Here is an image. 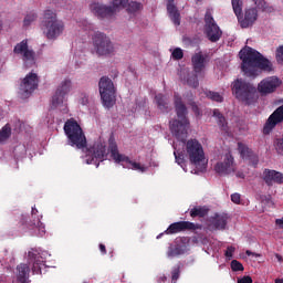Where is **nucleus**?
Masks as SVG:
<instances>
[{"mask_svg":"<svg viewBox=\"0 0 283 283\" xmlns=\"http://www.w3.org/2000/svg\"><path fill=\"white\" fill-rule=\"evenodd\" d=\"M172 147L175 149V160L184 171L187 172V158L189 163L196 168L195 171L191 170V174H202L207 171L208 160L205 156V148L198 139H189L186 143V155L185 151L178 149V145H176V143L172 144Z\"/></svg>","mask_w":283,"mask_h":283,"instance_id":"f257e3e1","label":"nucleus"},{"mask_svg":"<svg viewBox=\"0 0 283 283\" xmlns=\"http://www.w3.org/2000/svg\"><path fill=\"white\" fill-rule=\"evenodd\" d=\"M239 59L242 61L241 70L245 76H259L260 70L263 72H273V63L251 46L243 48L239 52Z\"/></svg>","mask_w":283,"mask_h":283,"instance_id":"f03ea898","label":"nucleus"},{"mask_svg":"<svg viewBox=\"0 0 283 283\" xmlns=\"http://www.w3.org/2000/svg\"><path fill=\"white\" fill-rule=\"evenodd\" d=\"M175 109L178 119L170 122V132L177 138V140L185 145V138H187V132L189 129V119H187V106L182 103L180 94L174 95Z\"/></svg>","mask_w":283,"mask_h":283,"instance_id":"7ed1b4c3","label":"nucleus"},{"mask_svg":"<svg viewBox=\"0 0 283 283\" xmlns=\"http://www.w3.org/2000/svg\"><path fill=\"white\" fill-rule=\"evenodd\" d=\"M231 90L234 98L244 103V105H253V103H258V88L253 84L242 78H237L232 82Z\"/></svg>","mask_w":283,"mask_h":283,"instance_id":"20e7f679","label":"nucleus"},{"mask_svg":"<svg viewBox=\"0 0 283 283\" xmlns=\"http://www.w3.org/2000/svg\"><path fill=\"white\" fill-rule=\"evenodd\" d=\"M41 30L49 41H56V39L65 31V23L56 19V12L46 10L44 11Z\"/></svg>","mask_w":283,"mask_h":283,"instance_id":"39448f33","label":"nucleus"},{"mask_svg":"<svg viewBox=\"0 0 283 283\" xmlns=\"http://www.w3.org/2000/svg\"><path fill=\"white\" fill-rule=\"evenodd\" d=\"M64 133L71 147H75V149H85L87 147V138L83 133V128H81V125L74 118L65 122Z\"/></svg>","mask_w":283,"mask_h":283,"instance_id":"423d86ee","label":"nucleus"},{"mask_svg":"<svg viewBox=\"0 0 283 283\" xmlns=\"http://www.w3.org/2000/svg\"><path fill=\"white\" fill-rule=\"evenodd\" d=\"M108 151L111 153V158H113L114 163L122 165L124 169H133V171H139L140 174H145V171H147V167L133 161L127 156L118 153V146L116 143H109Z\"/></svg>","mask_w":283,"mask_h":283,"instance_id":"0eeeda50","label":"nucleus"},{"mask_svg":"<svg viewBox=\"0 0 283 283\" xmlns=\"http://www.w3.org/2000/svg\"><path fill=\"white\" fill-rule=\"evenodd\" d=\"M99 94L104 107L107 109L116 105V87H114V82L107 76H103L98 83Z\"/></svg>","mask_w":283,"mask_h":283,"instance_id":"6e6552de","label":"nucleus"},{"mask_svg":"<svg viewBox=\"0 0 283 283\" xmlns=\"http://www.w3.org/2000/svg\"><path fill=\"white\" fill-rule=\"evenodd\" d=\"M50 258V252L41 250V248H31L28 252V261L32 266V272L34 275H41L43 269H45V261Z\"/></svg>","mask_w":283,"mask_h":283,"instance_id":"1a4fd4ad","label":"nucleus"},{"mask_svg":"<svg viewBox=\"0 0 283 283\" xmlns=\"http://www.w3.org/2000/svg\"><path fill=\"white\" fill-rule=\"evenodd\" d=\"M203 32L211 43H218L222 38V30L213 19V10L211 8L206 10Z\"/></svg>","mask_w":283,"mask_h":283,"instance_id":"9d476101","label":"nucleus"},{"mask_svg":"<svg viewBox=\"0 0 283 283\" xmlns=\"http://www.w3.org/2000/svg\"><path fill=\"white\" fill-rule=\"evenodd\" d=\"M43 220V214H39V210L34 207L31 209V220L29 223L22 226L24 233H30V235H38V238H43L45 235V223L41 222Z\"/></svg>","mask_w":283,"mask_h":283,"instance_id":"9b49d317","label":"nucleus"},{"mask_svg":"<svg viewBox=\"0 0 283 283\" xmlns=\"http://www.w3.org/2000/svg\"><path fill=\"white\" fill-rule=\"evenodd\" d=\"M103 160H107V146L105 144L97 143L86 149V156L84 157L86 165H95L98 168Z\"/></svg>","mask_w":283,"mask_h":283,"instance_id":"f8f14e48","label":"nucleus"},{"mask_svg":"<svg viewBox=\"0 0 283 283\" xmlns=\"http://www.w3.org/2000/svg\"><path fill=\"white\" fill-rule=\"evenodd\" d=\"M70 90H72V80L64 78L52 97V109L60 107L64 114H67V104H64L63 101L70 94Z\"/></svg>","mask_w":283,"mask_h":283,"instance_id":"ddd939ff","label":"nucleus"},{"mask_svg":"<svg viewBox=\"0 0 283 283\" xmlns=\"http://www.w3.org/2000/svg\"><path fill=\"white\" fill-rule=\"evenodd\" d=\"M92 39L93 48L98 56H107L114 52V44L105 33L96 31Z\"/></svg>","mask_w":283,"mask_h":283,"instance_id":"4468645a","label":"nucleus"},{"mask_svg":"<svg viewBox=\"0 0 283 283\" xmlns=\"http://www.w3.org/2000/svg\"><path fill=\"white\" fill-rule=\"evenodd\" d=\"M279 87H282V80L275 75H272L263 78L258 84L256 92H259L261 96H269L270 94H275Z\"/></svg>","mask_w":283,"mask_h":283,"instance_id":"2eb2a0df","label":"nucleus"},{"mask_svg":"<svg viewBox=\"0 0 283 283\" xmlns=\"http://www.w3.org/2000/svg\"><path fill=\"white\" fill-rule=\"evenodd\" d=\"M39 87V75L36 73H29L20 84L19 96L22 99L30 98L34 90Z\"/></svg>","mask_w":283,"mask_h":283,"instance_id":"dca6fc26","label":"nucleus"},{"mask_svg":"<svg viewBox=\"0 0 283 283\" xmlns=\"http://www.w3.org/2000/svg\"><path fill=\"white\" fill-rule=\"evenodd\" d=\"M13 54L22 59L27 67L34 65V51L28 45V40H22L18 43L13 49Z\"/></svg>","mask_w":283,"mask_h":283,"instance_id":"f3484780","label":"nucleus"},{"mask_svg":"<svg viewBox=\"0 0 283 283\" xmlns=\"http://www.w3.org/2000/svg\"><path fill=\"white\" fill-rule=\"evenodd\" d=\"M216 174L219 176H230L235 174V159L231 153H227L221 157V160L214 166Z\"/></svg>","mask_w":283,"mask_h":283,"instance_id":"a211bd4d","label":"nucleus"},{"mask_svg":"<svg viewBox=\"0 0 283 283\" xmlns=\"http://www.w3.org/2000/svg\"><path fill=\"white\" fill-rule=\"evenodd\" d=\"M90 10L97 19H112L114 17V9L111 6L103 4L101 2H92Z\"/></svg>","mask_w":283,"mask_h":283,"instance_id":"6ab92c4d","label":"nucleus"},{"mask_svg":"<svg viewBox=\"0 0 283 283\" xmlns=\"http://www.w3.org/2000/svg\"><path fill=\"white\" fill-rule=\"evenodd\" d=\"M255 21H258V9L256 8H249L245 9L244 15H240L238 19V22L241 28H252L255 24Z\"/></svg>","mask_w":283,"mask_h":283,"instance_id":"aec40b11","label":"nucleus"},{"mask_svg":"<svg viewBox=\"0 0 283 283\" xmlns=\"http://www.w3.org/2000/svg\"><path fill=\"white\" fill-rule=\"evenodd\" d=\"M262 178L268 187H273V185H283V174L276 170L264 169Z\"/></svg>","mask_w":283,"mask_h":283,"instance_id":"412c9836","label":"nucleus"},{"mask_svg":"<svg viewBox=\"0 0 283 283\" xmlns=\"http://www.w3.org/2000/svg\"><path fill=\"white\" fill-rule=\"evenodd\" d=\"M187 229H196V224L189 221L175 222L168 227L165 233L171 235L174 233H180V231H187Z\"/></svg>","mask_w":283,"mask_h":283,"instance_id":"4be33fe9","label":"nucleus"},{"mask_svg":"<svg viewBox=\"0 0 283 283\" xmlns=\"http://www.w3.org/2000/svg\"><path fill=\"white\" fill-rule=\"evenodd\" d=\"M212 116L217 118V124L219 125V128L221 129L223 136H231V130L229 129V124L227 123V118H224V115L220 113V109L214 108L212 111Z\"/></svg>","mask_w":283,"mask_h":283,"instance_id":"5701e85b","label":"nucleus"},{"mask_svg":"<svg viewBox=\"0 0 283 283\" xmlns=\"http://www.w3.org/2000/svg\"><path fill=\"white\" fill-rule=\"evenodd\" d=\"M179 77L184 83L189 85V87H198V85H200L198 82V75L190 74L189 69H181L179 71Z\"/></svg>","mask_w":283,"mask_h":283,"instance_id":"b1692460","label":"nucleus"},{"mask_svg":"<svg viewBox=\"0 0 283 283\" xmlns=\"http://www.w3.org/2000/svg\"><path fill=\"white\" fill-rule=\"evenodd\" d=\"M238 149H239V154H240L241 158H243V160H253L254 167H255V165H258V156L253 154V150H251V148H249V146L239 142Z\"/></svg>","mask_w":283,"mask_h":283,"instance_id":"393cba45","label":"nucleus"},{"mask_svg":"<svg viewBox=\"0 0 283 283\" xmlns=\"http://www.w3.org/2000/svg\"><path fill=\"white\" fill-rule=\"evenodd\" d=\"M17 282L18 283H30V266L22 263L17 266Z\"/></svg>","mask_w":283,"mask_h":283,"instance_id":"a878e982","label":"nucleus"},{"mask_svg":"<svg viewBox=\"0 0 283 283\" xmlns=\"http://www.w3.org/2000/svg\"><path fill=\"white\" fill-rule=\"evenodd\" d=\"M167 1V12L169 19L172 21L175 25H180V12H178V8L174 1L176 0H166Z\"/></svg>","mask_w":283,"mask_h":283,"instance_id":"bb28decb","label":"nucleus"},{"mask_svg":"<svg viewBox=\"0 0 283 283\" xmlns=\"http://www.w3.org/2000/svg\"><path fill=\"white\" fill-rule=\"evenodd\" d=\"M191 61L196 74H200V72L205 70V65L207 63V55L202 54V52L196 53L192 56Z\"/></svg>","mask_w":283,"mask_h":283,"instance_id":"cd10ccee","label":"nucleus"},{"mask_svg":"<svg viewBox=\"0 0 283 283\" xmlns=\"http://www.w3.org/2000/svg\"><path fill=\"white\" fill-rule=\"evenodd\" d=\"M227 214H216L211 219V223L213 224L214 229H227Z\"/></svg>","mask_w":283,"mask_h":283,"instance_id":"c85d7f7f","label":"nucleus"},{"mask_svg":"<svg viewBox=\"0 0 283 283\" xmlns=\"http://www.w3.org/2000/svg\"><path fill=\"white\" fill-rule=\"evenodd\" d=\"M177 249H179V253L181 255H185V253H189L190 251V244H189V239L184 238V239H177L176 241Z\"/></svg>","mask_w":283,"mask_h":283,"instance_id":"c756f323","label":"nucleus"},{"mask_svg":"<svg viewBox=\"0 0 283 283\" xmlns=\"http://www.w3.org/2000/svg\"><path fill=\"white\" fill-rule=\"evenodd\" d=\"M185 98H187L188 105H190V107H191L192 112L196 114V116H198V117L202 116V112L198 107V104H196V102H193V93L186 94Z\"/></svg>","mask_w":283,"mask_h":283,"instance_id":"7c9ffc66","label":"nucleus"},{"mask_svg":"<svg viewBox=\"0 0 283 283\" xmlns=\"http://www.w3.org/2000/svg\"><path fill=\"white\" fill-rule=\"evenodd\" d=\"M143 10V4L140 2L132 1L126 6V12L128 14H138V12Z\"/></svg>","mask_w":283,"mask_h":283,"instance_id":"2f4dec72","label":"nucleus"},{"mask_svg":"<svg viewBox=\"0 0 283 283\" xmlns=\"http://www.w3.org/2000/svg\"><path fill=\"white\" fill-rule=\"evenodd\" d=\"M155 103L157 104V107L160 109V112H167L168 104H167V97L163 94H157L155 96Z\"/></svg>","mask_w":283,"mask_h":283,"instance_id":"473e14b6","label":"nucleus"},{"mask_svg":"<svg viewBox=\"0 0 283 283\" xmlns=\"http://www.w3.org/2000/svg\"><path fill=\"white\" fill-rule=\"evenodd\" d=\"M129 0H113L111 8L113 9V13L120 12L124 8H127Z\"/></svg>","mask_w":283,"mask_h":283,"instance_id":"72a5a7b5","label":"nucleus"},{"mask_svg":"<svg viewBox=\"0 0 283 283\" xmlns=\"http://www.w3.org/2000/svg\"><path fill=\"white\" fill-rule=\"evenodd\" d=\"M209 213V209L207 207L197 206L190 210L191 218H196L199 216V218H205Z\"/></svg>","mask_w":283,"mask_h":283,"instance_id":"f704fd0d","label":"nucleus"},{"mask_svg":"<svg viewBox=\"0 0 283 283\" xmlns=\"http://www.w3.org/2000/svg\"><path fill=\"white\" fill-rule=\"evenodd\" d=\"M231 6L237 19H240L242 9L244 8V2L242 0H231Z\"/></svg>","mask_w":283,"mask_h":283,"instance_id":"c9c22d12","label":"nucleus"},{"mask_svg":"<svg viewBox=\"0 0 283 283\" xmlns=\"http://www.w3.org/2000/svg\"><path fill=\"white\" fill-rule=\"evenodd\" d=\"M1 266L4 269H12L14 266V255L13 254H6L3 259L0 260Z\"/></svg>","mask_w":283,"mask_h":283,"instance_id":"e433bc0d","label":"nucleus"},{"mask_svg":"<svg viewBox=\"0 0 283 283\" xmlns=\"http://www.w3.org/2000/svg\"><path fill=\"white\" fill-rule=\"evenodd\" d=\"M78 28H82L84 32H94V24H92L87 19H80L77 21Z\"/></svg>","mask_w":283,"mask_h":283,"instance_id":"4c0bfd02","label":"nucleus"},{"mask_svg":"<svg viewBox=\"0 0 283 283\" xmlns=\"http://www.w3.org/2000/svg\"><path fill=\"white\" fill-rule=\"evenodd\" d=\"M11 134H12V128L10 127V124H7L0 130V144L4 143L8 138H10Z\"/></svg>","mask_w":283,"mask_h":283,"instance_id":"58836bf2","label":"nucleus"},{"mask_svg":"<svg viewBox=\"0 0 283 283\" xmlns=\"http://www.w3.org/2000/svg\"><path fill=\"white\" fill-rule=\"evenodd\" d=\"M205 94L207 98H210V101H214L216 103H222V101H224V97L218 92L206 91Z\"/></svg>","mask_w":283,"mask_h":283,"instance_id":"ea45409f","label":"nucleus"},{"mask_svg":"<svg viewBox=\"0 0 283 283\" xmlns=\"http://www.w3.org/2000/svg\"><path fill=\"white\" fill-rule=\"evenodd\" d=\"M36 21V14L34 12H29L23 20V28H30L32 23Z\"/></svg>","mask_w":283,"mask_h":283,"instance_id":"a19ab883","label":"nucleus"},{"mask_svg":"<svg viewBox=\"0 0 283 283\" xmlns=\"http://www.w3.org/2000/svg\"><path fill=\"white\" fill-rule=\"evenodd\" d=\"M178 255L180 254V251L178 249V245H169L168 251H167V258H169L170 260H172V258H178Z\"/></svg>","mask_w":283,"mask_h":283,"instance_id":"79ce46f5","label":"nucleus"},{"mask_svg":"<svg viewBox=\"0 0 283 283\" xmlns=\"http://www.w3.org/2000/svg\"><path fill=\"white\" fill-rule=\"evenodd\" d=\"M77 103H78V105H82L83 107H87V105L90 104V95H87V93H80Z\"/></svg>","mask_w":283,"mask_h":283,"instance_id":"37998d69","label":"nucleus"},{"mask_svg":"<svg viewBox=\"0 0 283 283\" xmlns=\"http://www.w3.org/2000/svg\"><path fill=\"white\" fill-rule=\"evenodd\" d=\"M184 56H185V53L182 52V49H180V48H176L171 52V57L174 59V61H180Z\"/></svg>","mask_w":283,"mask_h":283,"instance_id":"c03bdc74","label":"nucleus"},{"mask_svg":"<svg viewBox=\"0 0 283 283\" xmlns=\"http://www.w3.org/2000/svg\"><path fill=\"white\" fill-rule=\"evenodd\" d=\"M179 277H180V266L177 265V266L172 268L171 282L177 283Z\"/></svg>","mask_w":283,"mask_h":283,"instance_id":"a18cd8bd","label":"nucleus"},{"mask_svg":"<svg viewBox=\"0 0 283 283\" xmlns=\"http://www.w3.org/2000/svg\"><path fill=\"white\" fill-rule=\"evenodd\" d=\"M231 269L234 272L244 271V265H242V263H240V261H238V260H232L231 261Z\"/></svg>","mask_w":283,"mask_h":283,"instance_id":"49530a36","label":"nucleus"},{"mask_svg":"<svg viewBox=\"0 0 283 283\" xmlns=\"http://www.w3.org/2000/svg\"><path fill=\"white\" fill-rule=\"evenodd\" d=\"M275 56H276V63H279V65H283V45H280L276 49Z\"/></svg>","mask_w":283,"mask_h":283,"instance_id":"de8ad7c7","label":"nucleus"},{"mask_svg":"<svg viewBox=\"0 0 283 283\" xmlns=\"http://www.w3.org/2000/svg\"><path fill=\"white\" fill-rule=\"evenodd\" d=\"M234 253H235V247L229 245L224 252V256L227 258V260H232Z\"/></svg>","mask_w":283,"mask_h":283,"instance_id":"09e8293b","label":"nucleus"},{"mask_svg":"<svg viewBox=\"0 0 283 283\" xmlns=\"http://www.w3.org/2000/svg\"><path fill=\"white\" fill-rule=\"evenodd\" d=\"M85 52H81V51H76L75 53V63L76 65H78V62H80V65L81 63H83V61H85Z\"/></svg>","mask_w":283,"mask_h":283,"instance_id":"8fccbe9b","label":"nucleus"},{"mask_svg":"<svg viewBox=\"0 0 283 283\" xmlns=\"http://www.w3.org/2000/svg\"><path fill=\"white\" fill-rule=\"evenodd\" d=\"M275 149L277 154H283V138H279L275 140Z\"/></svg>","mask_w":283,"mask_h":283,"instance_id":"3c124183","label":"nucleus"},{"mask_svg":"<svg viewBox=\"0 0 283 283\" xmlns=\"http://www.w3.org/2000/svg\"><path fill=\"white\" fill-rule=\"evenodd\" d=\"M231 200L234 205H240L241 196L238 192L231 195Z\"/></svg>","mask_w":283,"mask_h":283,"instance_id":"603ef678","label":"nucleus"},{"mask_svg":"<svg viewBox=\"0 0 283 283\" xmlns=\"http://www.w3.org/2000/svg\"><path fill=\"white\" fill-rule=\"evenodd\" d=\"M238 283H253V279L251 276H243L242 279H238Z\"/></svg>","mask_w":283,"mask_h":283,"instance_id":"864d4df0","label":"nucleus"},{"mask_svg":"<svg viewBox=\"0 0 283 283\" xmlns=\"http://www.w3.org/2000/svg\"><path fill=\"white\" fill-rule=\"evenodd\" d=\"M256 8H264L266 2L264 0H252Z\"/></svg>","mask_w":283,"mask_h":283,"instance_id":"5fc2aeb1","label":"nucleus"},{"mask_svg":"<svg viewBox=\"0 0 283 283\" xmlns=\"http://www.w3.org/2000/svg\"><path fill=\"white\" fill-rule=\"evenodd\" d=\"M245 254H247L248 256H251V255H252V258H261V256H262V254L252 252V251H250V250H247V251H245Z\"/></svg>","mask_w":283,"mask_h":283,"instance_id":"6e6d98bb","label":"nucleus"},{"mask_svg":"<svg viewBox=\"0 0 283 283\" xmlns=\"http://www.w3.org/2000/svg\"><path fill=\"white\" fill-rule=\"evenodd\" d=\"M157 282L158 283L167 282V276L165 274H161V275L157 276Z\"/></svg>","mask_w":283,"mask_h":283,"instance_id":"4d7b16f0","label":"nucleus"},{"mask_svg":"<svg viewBox=\"0 0 283 283\" xmlns=\"http://www.w3.org/2000/svg\"><path fill=\"white\" fill-rule=\"evenodd\" d=\"M14 151H21L22 154H25L27 149L25 146L19 145L15 147Z\"/></svg>","mask_w":283,"mask_h":283,"instance_id":"13d9d810","label":"nucleus"},{"mask_svg":"<svg viewBox=\"0 0 283 283\" xmlns=\"http://www.w3.org/2000/svg\"><path fill=\"white\" fill-rule=\"evenodd\" d=\"M275 224L279 227V229H283V217L281 219H276Z\"/></svg>","mask_w":283,"mask_h":283,"instance_id":"bf43d9fd","label":"nucleus"},{"mask_svg":"<svg viewBox=\"0 0 283 283\" xmlns=\"http://www.w3.org/2000/svg\"><path fill=\"white\" fill-rule=\"evenodd\" d=\"M99 251H101L103 254L107 253V250L105 249V244H103V243L99 244Z\"/></svg>","mask_w":283,"mask_h":283,"instance_id":"052dcab7","label":"nucleus"},{"mask_svg":"<svg viewBox=\"0 0 283 283\" xmlns=\"http://www.w3.org/2000/svg\"><path fill=\"white\" fill-rule=\"evenodd\" d=\"M235 176H237V178H244V172L238 171V172L235 174Z\"/></svg>","mask_w":283,"mask_h":283,"instance_id":"680f3d73","label":"nucleus"},{"mask_svg":"<svg viewBox=\"0 0 283 283\" xmlns=\"http://www.w3.org/2000/svg\"><path fill=\"white\" fill-rule=\"evenodd\" d=\"M275 258H276L277 262H282L283 261L282 255H280L279 253L275 254Z\"/></svg>","mask_w":283,"mask_h":283,"instance_id":"e2e57ef3","label":"nucleus"},{"mask_svg":"<svg viewBox=\"0 0 283 283\" xmlns=\"http://www.w3.org/2000/svg\"><path fill=\"white\" fill-rule=\"evenodd\" d=\"M275 283H283V279H276Z\"/></svg>","mask_w":283,"mask_h":283,"instance_id":"0e129e2a","label":"nucleus"},{"mask_svg":"<svg viewBox=\"0 0 283 283\" xmlns=\"http://www.w3.org/2000/svg\"><path fill=\"white\" fill-rule=\"evenodd\" d=\"M164 233H160L157 235V240H160V238H163Z\"/></svg>","mask_w":283,"mask_h":283,"instance_id":"69168bd1","label":"nucleus"},{"mask_svg":"<svg viewBox=\"0 0 283 283\" xmlns=\"http://www.w3.org/2000/svg\"><path fill=\"white\" fill-rule=\"evenodd\" d=\"M196 1L198 2V1H202V0H196Z\"/></svg>","mask_w":283,"mask_h":283,"instance_id":"338daca9","label":"nucleus"},{"mask_svg":"<svg viewBox=\"0 0 283 283\" xmlns=\"http://www.w3.org/2000/svg\"><path fill=\"white\" fill-rule=\"evenodd\" d=\"M84 283H87V282H84Z\"/></svg>","mask_w":283,"mask_h":283,"instance_id":"774afa93","label":"nucleus"}]
</instances>
